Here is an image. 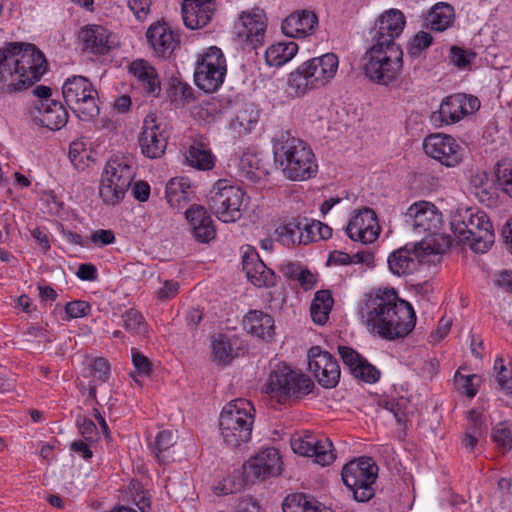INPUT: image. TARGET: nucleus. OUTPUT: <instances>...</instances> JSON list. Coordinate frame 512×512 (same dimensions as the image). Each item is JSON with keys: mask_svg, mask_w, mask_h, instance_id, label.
I'll return each instance as SVG.
<instances>
[{"mask_svg": "<svg viewBox=\"0 0 512 512\" xmlns=\"http://www.w3.org/2000/svg\"><path fill=\"white\" fill-rule=\"evenodd\" d=\"M131 360L132 364L137 371L138 374L149 376L153 371V364L149 360L148 357H146L144 354H142L138 349L132 348L131 349Z\"/></svg>", "mask_w": 512, "mask_h": 512, "instance_id": "nucleus-54", "label": "nucleus"}, {"mask_svg": "<svg viewBox=\"0 0 512 512\" xmlns=\"http://www.w3.org/2000/svg\"><path fill=\"white\" fill-rule=\"evenodd\" d=\"M135 177V168L129 158L116 156L105 165L99 185V195L107 205L120 203Z\"/></svg>", "mask_w": 512, "mask_h": 512, "instance_id": "nucleus-7", "label": "nucleus"}, {"mask_svg": "<svg viewBox=\"0 0 512 512\" xmlns=\"http://www.w3.org/2000/svg\"><path fill=\"white\" fill-rule=\"evenodd\" d=\"M438 254L430 242L421 240L411 247L406 244L388 256L389 270L396 276H407L417 270L418 264L431 262L430 257Z\"/></svg>", "mask_w": 512, "mask_h": 512, "instance_id": "nucleus-13", "label": "nucleus"}, {"mask_svg": "<svg viewBox=\"0 0 512 512\" xmlns=\"http://www.w3.org/2000/svg\"><path fill=\"white\" fill-rule=\"evenodd\" d=\"M197 66L208 69L227 68L222 50L216 46H211L207 49Z\"/></svg>", "mask_w": 512, "mask_h": 512, "instance_id": "nucleus-49", "label": "nucleus"}, {"mask_svg": "<svg viewBox=\"0 0 512 512\" xmlns=\"http://www.w3.org/2000/svg\"><path fill=\"white\" fill-rule=\"evenodd\" d=\"M406 24L404 14L398 9L382 13L370 29L372 45L376 47L399 46L395 40L402 34Z\"/></svg>", "mask_w": 512, "mask_h": 512, "instance_id": "nucleus-16", "label": "nucleus"}, {"mask_svg": "<svg viewBox=\"0 0 512 512\" xmlns=\"http://www.w3.org/2000/svg\"><path fill=\"white\" fill-rule=\"evenodd\" d=\"M91 309L88 302L82 300H76L69 302L65 305V312L67 314V320L72 318H80L86 316Z\"/></svg>", "mask_w": 512, "mask_h": 512, "instance_id": "nucleus-58", "label": "nucleus"}, {"mask_svg": "<svg viewBox=\"0 0 512 512\" xmlns=\"http://www.w3.org/2000/svg\"><path fill=\"white\" fill-rule=\"evenodd\" d=\"M168 93L173 100H184L186 102H191L194 100L193 89L190 85L185 82H182L178 78H171L169 82Z\"/></svg>", "mask_w": 512, "mask_h": 512, "instance_id": "nucleus-50", "label": "nucleus"}, {"mask_svg": "<svg viewBox=\"0 0 512 512\" xmlns=\"http://www.w3.org/2000/svg\"><path fill=\"white\" fill-rule=\"evenodd\" d=\"M317 26L316 13L310 10H301L286 17L282 22L281 29L286 36L299 38L314 32Z\"/></svg>", "mask_w": 512, "mask_h": 512, "instance_id": "nucleus-29", "label": "nucleus"}, {"mask_svg": "<svg viewBox=\"0 0 512 512\" xmlns=\"http://www.w3.org/2000/svg\"><path fill=\"white\" fill-rule=\"evenodd\" d=\"M281 463L279 451L273 447L266 448L245 462L242 469L235 470V474L242 477L246 485L253 484L256 480L277 476Z\"/></svg>", "mask_w": 512, "mask_h": 512, "instance_id": "nucleus-15", "label": "nucleus"}, {"mask_svg": "<svg viewBox=\"0 0 512 512\" xmlns=\"http://www.w3.org/2000/svg\"><path fill=\"white\" fill-rule=\"evenodd\" d=\"M146 37L154 51L160 56L170 54L178 42V35L170 29L166 22L152 24L147 30Z\"/></svg>", "mask_w": 512, "mask_h": 512, "instance_id": "nucleus-30", "label": "nucleus"}, {"mask_svg": "<svg viewBox=\"0 0 512 512\" xmlns=\"http://www.w3.org/2000/svg\"><path fill=\"white\" fill-rule=\"evenodd\" d=\"M18 70L16 81L8 85V93L27 89L39 81L48 70V62L34 44L22 42Z\"/></svg>", "mask_w": 512, "mask_h": 512, "instance_id": "nucleus-12", "label": "nucleus"}, {"mask_svg": "<svg viewBox=\"0 0 512 512\" xmlns=\"http://www.w3.org/2000/svg\"><path fill=\"white\" fill-rule=\"evenodd\" d=\"M476 57V53L471 50H465L459 46H451L449 53V62L459 69H465Z\"/></svg>", "mask_w": 512, "mask_h": 512, "instance_id": "nucleus-53", "label": "nucleus"}, {"mask_svg": "<svg viewBox=\"0 0 512 512\" xmlns=\"http://www.w3.org/2000/svg\"><path fill=\"white\" fill-rule=\"evenodd\" d=\"M405 223L417 235L423 236L424 241L430 236H436L441 230L442 214L434 204L419 201L412 204L406 214Z\"/></svg>", "mask_w": 512, "mask_h": 512, "instance_id": "nucleus-14", "label": "nucleus"}, {"mask_svg": "<svg viewBox=\"0 0 512 512\" xmlns=\"http://www.w3.org/2000/svg\"><path fill=\"white\" fill-rule=\"evenodd\" d=\"M275 164L292 181H305L316 176L318 165L312 149L299 138L282 134L273 145Z\"/></svg>", "mask_w": 512, "mask_h": 512, "instance_id": "nucleus-2", "label": "nucleus"}, {"mask_svg": "<svg viewBox=\"0 0 512 512\" xmlns=\"http://www.w3.org/2000/svg\"><path fill=\"white\" fill-rule=\"evenodd\" d=\"M495 176L502 191L512 198V160L502 159L498 161L495 168Z\"/></svg>", "mask_w": 512, "mask_h": 512, "instance_id": "nucleus-45", "label": "nucleus"}, {"mask_svg": "<svg viewBox=\"0 0 512 512\" xmlns=\"http://www.w3.org/2000/svg\"><path fill=\"white\" fill-rule=\"evenodd\" d=\"M90 375L97 381L106 382L110 376V364L107 359L98 357L91 365Z\"/></svg>", "mask_w": 512, "mask_h": 512, "instance_id": "nucleus-56", "label": "nucleus"}, {"mask_svg": "<svg viewBox=\"0 0 512 512\" xmlns=\"http://www.w3.org/2000/svg\"><path fill=\"white\" fill-rule=\"evenodd\" d=\"M216 10L215 0H199L192 2L183 0L181 6L184 24L189 29H199L206 26Z\"/></svg>", "mask_w": 512, "mask_h": 512, "instance_id": "nucleus-27", "label": "nucleus"}, {"mask_svg": "<svg viewBox=\"0 0 512 512\" xmlns=\"http://www.w3.org/2000/svg\"><path fill=\"white\" fill-rule=\"evenodd\" d=\"M62 95L79 120L88 122L99 115L98 92L88 78L80 75L68 78L62 86Z\"/></svg>", "mask_w": 512, "mask_h": 512, "instance_id": "nucleus-8", "label": "nucleus"}, {"mask_svg": "<svg viewBox=\"0 0 512 512\" xmlns=\"http://www.w3.org/2000/svg\"><path fill=\"white\" fill-rule=\"evenodd\" d=\"M255 411L251 402L236 399L226 404L219 418L223 441L232 448H239L251 439Z\"/></svg>", "mask_w": 512, "mask_h": 512, "instance_id": "nucleus-3", "label": "nucleus"}, {"mask_svg": "<svg viewBox=\"0 0 512 512\" xmlns=\"http://www.w3.org/2000/svg\"><path fill=\"white\" fill-rule=\"evenodd\" d=\"M189 164L199 170H210L214 166L213 156L210 151L199 146H191L188 151Z\"/></svg>", "mask_w": 512, "mask_h": 512, "instance_id": "nucleus-46", "label": "nucleus"}, {"mask_svg": "<svg viewBox=\"0 0 512 512\" xmlns=\"http://www.w3.org/2000/svg\"><path fill=\"white\" fill-rule=\"evenodd\" d=\"M465 102L466 94L458 93L446 97L441 103L438 117L446 124L458 122L468 114V108L464 107Z\"/></svg>", "mask_w": 512, "mask_h": 512, "instance_id": "nucleus-35", "label": "nucleus"}, {"mask_svg": "<svg viewBox=\"0 0 512 512\" xmlns=\"http://www.w3.org/2000/svg\"><path fill=\"white\" fill-rule=\"evenodd\" d=\"M245 485L246 484L243 481L242 477H239L237 474H235L234 471L232 476L224 480L222 486L215 487V493L217 495L233 494L235 492L240 491Z\"/></svg>", "mask_w": 512, "mask_h": 512, "instance_id": "nucleus-55", "label": "nucleus"}, {"mask_svg": "<svg viewBox=\"0 0 512 512\" xmlns=\"http://www.w3.org/2000/svg\"><path fill=\"white\" fill-rule=\"evenodd\" d=\"M151 0H128V7L138 20H144L149 11Z\"/></svg>", "mask_w": 512, "mask_h": 512, "instance_id": "nucleus-61", "label": "nucleus"}, {"mask_svg": "<svg viewBox=\"0 0 512 512\" xmlns=\"http://www.w3.org/2000/svg\"><path fill=\"white\" fill-rule=\"evenodd\" d=\"M176 443L177 437L170 430H162L157 434L152 444V451L158 462L166 464L174 460L173 447Z\"/></svg>", "mask_w": 512, "mask_h": 512, "instance_id": "nucleus-39", "label": "nucleus"}, {"mask_svg": "<svg viewBox=\"0 0 512 512\" xmlns=\"http://www.w3.org/2000/svg\"><path fill=\"white\" fill-rule=\"evenodd\" d=\"M377 220L373 209L365 207L360 209L348 222L346 234L353 241H360L363 244L374 242L378 233L373 230L372 223Z\"/></svg>", "mask_w": 512, "mask_h": 512, "instance_id": "nucleus-24", "label": "nucleus"}, {"mask_svg": "<svg viewBox=\"0 0 512 512\" xmlns=\"http://www.w3.org/2000/svg\"><path fill=\"white\" fill-rule=\"evenodd\" d=\"M341 476L357 502H367L374 497L378 466L371 457H361L348 462L342 468Z\"/></svg>", "mask_w": 512, "mask_h": 512, "instance_id": "nucleus-10", "label": "nucleus"}, {"mask_svg": "<svg viewBox=\"0 0 512 512\" xmlns=\"http://www.w3.org/2000/svg\"><path fill=\"white\" fill-rule=\"evenodd\" d=\"M266 392L284 402L291 397L300 398L312 392L314 383L303 373L297 372L285 363H278L272 369Z\"/></svg>", "mask_w": 512, "mask_h": 512, "instance_id": "nucleus-9", "label": "nucleus"}, {"mask_svg": "<svg viewBox=\"0 0 512 512\" xmlns=\"http://www.w3.org/2000/svg\"><path fill=\"white\" fill-rule=\"evenodd\" d=\"M298 52V45L293 42L272 44L265 52V60L269 66L280 67L290 61Z\"/></svg>", "mask_w": 512, "mask_h": 512, "instance_id": "nucleus-38", "label": "nucleus"}, {"mask_svg": "<svg viewBox=\"0 0 512 512\" xmlns=\"http://www.w3.org/2000/svg\"><path fill=\"white\" fill-rule=\"evenodd\" d=\"M237 120L240 126L244 127V129H251L253 124H256L258 121V111L254 110L250 106H246L242 110H240L237 114Z\"/></svg>", "mask_w": 512, "mask_h": 512, "instance_id": "nucleus-60", "label": "nucleus"}, {"mask_svg": "<svg viewBox=\"0 0 512 512\" xmlns=\"http://www.w3.org/2000/svg\"><path fill=\"white\" fill-rule=\"evenodd\" d=\"M31 115L36 124L50 130H60L67 124L69 118L66 108L57 100H51L45 106H33Z\"/></svg>", "mask_w": 512, "mask_h": 512, "instance_id": "nucleus-26", "label": "nucleus"}, {"mask_svg": "<svg viewBox=\"0 0 512 512\" xmlns=\"http://www.w3.org/2000/svg\"><path fill=\"white\" fill-rule=\"evenodd\" d=\"M363 71L367 78L379 85H389L403 68V50L400 46L371 45L363 56Z\"/></svg>", "mask_w": 512, "mask_h": 512, "instance_id": "nucleus-6", "label": "nucleus"}, {"mask_svg": "<svg viewBox=\"0 0 512 512\" xmlns=\"http://www.w3.org/2000/svg\"><path fill=\"white\" fill-rule=\"evenodd\" d=\"M227 68L198 67L194 73L195 83L206 93H213L223 84Z\"/></svg>", "mask_w": 512, "mask_h": 512, "instance_id": "nucleus-36", "label": "nucleus"}, {"mask_svg": "<svg viewBox=\"0 0 512 512\" xmlns=\"http://www.w3.org/2000/svg\"><path fill=\"white\" fill-rule=\"evenodd\" d=\"M454 17V8L448 3L440 2L430 9L426 20L431 30L441 32L452 25Z\"/></svg>", "mask_w": 512, "mask_h": 512, "instance_id": "nucleus-37", "label": "nucleus"}, {"mask_svg": "<svg viewBox=\"0 0 512 512\" xmlns=\"http://www.w3.org/2000/svg\"><path fill=\"white\" fill-rule=\"evenodd\" d=\"M212 350L214 355V361L218 364H229L234 355L233 348L229 337L225 334H217L212 341Z\"/></svg>", "mask_w": 512, "mask_h": 512, "instance_id": "nucleus-41", "label": "nucleus"}, {"mask_svg": "<svg viewBox=\"0 0 512 512\" xmlns=\"http://www.w3.org/2000/svg\"><path fill=\"white\" fill-rule=\"evenodd\" d=\"M338 69V57L326 53L301 64L288 77V86L295 95L302 96L310 90L325 86L334 78Z\"/></svg>", "mask_w": 512, "mask_h": 512, "instance_id": "nucleus-4", "label": "nucleus"}, {"mask_svg": "<svg viewBox=\"0 0 512 512\" xmlns=\"http://www.w3.org/2000/svg\"><path fill=\"white\" fill-rule=\"evenodd\" d=\"M124 327L126 330H129L136 334H144L146 333V324L144 321V317L142 314L135 310L129 309L123 314Z\"/></svg>", "mask_w": 512, "mask_h": 512, "instance_id": "nucleus-52", "label": "nucleus"}, {"mask_svg": "<svg viewBox=\"0 0 512 512\" xmlns=\"http://www.w3.org/2000/svg\"><path fill=\"white\" fill-rule=\"evenodd\" d=\"M303 224V229L306 232L304 244L318 240H327L332 236V228L320 221L313 220L311 223H308L304 219Z\"/></svg>", "mask_w": 512, "mask_h": 512, "instance_id": "nucleus-44", "label": "nucleus"}, {"mask_svg": "<svg viewBox=\"0 0 512 512\" xmlns=\"http://www.w3.org/2000/svg\"><path fill=\"white\" fill-rule=\"evenodd\" d=\"M77 424L79 427V433L86 441H95V438L98 434V429L91 419L86 417L79 418L77 420Z\"/></svg>", "mask_w": 512, "mask_h": 512, "instance_id": "nucleus-59", "label": "nucleus"}, {"mask_svg": "<svg viewBox=\"0 0 512 512\" xmlns=\"http://www.w3.org/2000/svg\"><path fill=\"white\" fill-rule=\"evenodd\" d=\"M266 27L264 10L259 8L243 12L236 24L238 37L248 42L253 49L263 44Z\"/></svg>", "mask_w": 512, "mask_h": 512, "instance_id": "nucleus-22", "label": "nucleus"}, {"mask_svg": "<svg viewBox=\"0 0 512 512\" xmlns=\"http://www.w3.org/2000/svg\"><path fill=\"white\" fill-rule=\"evenodd\" d=\"M283 512H315V502L303 493L288 495L282 504Z\"/></svg>", "mask_w": 512, "mask_h": 512, "instance_id": "nucleus-43", "label": "nucleus"}, {"mask_svg": "<svg viewBox=\"0 0 512 512\" xmlns=\"http://www.w3.org/2000/svg\"><path fill=\"white\" fill-rule=\"evenodd\" d=\"M22 42H9L0 47V89L8 93L10 82L16 81L19 73V55Z\"/></svg>", "mask_w": 512, "mask_h": 512, "instance_id": "nucleus-28", "label": "nucleus"}, {"mask_svg": "<svg viewBox=\"0 0 512 512\" xmlns=\"http://www.w3.org/2000/svg\"><path fill=\"white\" fill-rule=\"evenodd\" d=\"M408 404V399L404 397L397 399H383L379 401V406L391 412L398 424L405 423Z\"/></svg>", "mask_w": 512, "mask_h": 512, "instance_id": "nucleus-47", "label": "nucleus"}, {"mask_svg": "<svg viewBox=\"0 0 512 512\" xmlns=\"http://www.w3.org/2000/svg\"><path fill=\"white\" fill-rule=\"evenodd\" d=\"M242 266L247 279L256 287H273L276 284V274L261 260L253 246L246 245L242 255Z\"/></svg>", "mask_w": 512, "mask_h": 512, "instance_id": "nucleus-21", "label": "nucleus"}, {"mask_svg": "<svg viewBox=\"0 0 512 512\" xmlns=\"http://www.w3.org/2000/svg\"><path fill=\"white\" fill-rule=\"evenodd\" d=\"M244 329L263 340H270L274 335V319L269 314L252 310L243 319Z\"/></svg>", "mask_w": 512, "mask_h": 512, "instance_id": "nucleus-34", "label": "nucleus"}, {"mask_svg": "<svg viewBox=\"0 0 512 512\" xmlns=\"http://www.w3.org/2000/svg\"><path fill=\"white\" fill-rule=\"evenodd\" d=\"M109 37L108 30L100 25L87 26L79 34L85 50L101 55L107 54L112 47Z\"/></svg>", "mask_w": 512, "mask_h": 512, "instance_id": "nucleus-33", "label": "nucleus"}, {"mask_svg": "<svg viewBox=\"0 0 512 512\" xmlns=\"http://www.w3.org/2000/svg\"><path fill=\"white\" fill-rule=\"evenodd\" d=\"M32 94L38 98L33 106H45L51 102L52 89L45 85H38L32 90Z\"/></svg>", "mask_w": 512, "mask_h": 512, "instance_id": "nucleus-64", "label": "nucleus"}, {"mask_svg": "<svg viewBox=\"0 0 512 512\" xmlns=\"http://www.w3.org/2000/svg\"><path fill=\"white\" fill-rule=\"evenodd\" d=\"M244 195L242 188L231 185L228 180L220 179L209 193L208 204L219 220L231 223L242 216L241 206Z\"/></svg>", "mask_w": 512, "mask_h": 512, "instance_id": "nucleus-11", "label": "nucleus"}, {"mask_svg": "<svg viewBox=\"0 0 512 512\" xmlns=\"http://www.w3.org/2000/svg\"><path fill=\"white\" fill-rule=\"evenodd\" d=\"M478 375H463L459 370L454 375V383L457 389L468 398L472 399L478 393V387L474 384V379H477Z\"/></svg>", "mask_w": 512, "mask_h": 512, "instance_id": "nucleus-51", "label": "nucleus"}, {"mask_svg": "<svg viewBox=\"0 0 512 512\" xmlns=\"http://www.w3.org/2000/svg\"><path fill=\"white\" fill-rule=\"evenodd\" d=\"M138 142L141 152L145 157L158 159L164 155L168 144V136L157 122V117L154 113H150L145 117Z\"/></svg>", "mask_w": 512, "mask_h": 512, "instance_id": "nucleus-19", "label": "nucleus"}, {"mask_svg": "<svg viewBox=\"0 0 512 512\" xmlns=\"http://www.w3.org/2000/svg\"><path fill=\"white\" fill-rule=\"evenodd\" d=\"M359 314L367 328L385 340L406 337L416 324L412 305L399 298L394 288L366 294L360 302Z\"/></svg>", "mask_w": 512, "mask_h": 512, "instance_id": "nucleus-1", "label": "nucleus"}, {"mask_svg": "<svg viewBox=\"0 0 512 512\" xmlns=\"http://www.w3.org/2000/svg\"><path fill=\"white\" fill-rule=\"evenodd\" d=\"M451 230L460 243L469 242L470 248L477 253H485L494 243L492 224L485 212L473 213L467 209L464 214L452 217Z\"/></svg>", "mask_w": 512, "mask_h": 512, "instance_id": "nucleus-5", "label": "nucleus"}, {"mask_svg": "<svg viewBox=\"0 0 512 512\" xmlns=\"http://www.w3.org/2000/svg\"><path fill=\"white\" fill-rule=\"evenodd\" d=\"M432 43L433 37L430 33L419 31L407 44V53L410 57L417 58Z\"/></svg>", "mask_w": 512, "mask_h": 512, "instance_id": "nucleus-48", "label": "nucleus"}, {"mask_svg": "<svg viewBox=\"0 0 512 512\" xmlns=\"http://www.w3.org/2000/svg\"><path fill=\"white\" fill-rule=\"evenodd\" d=\"M291 448L298 455L315 457V462L321 466L330 465L336 458L330 439L317 438L310 432H306L302 437L293 438Z\"/></svg>", "mask_w": 512, "mask_h": 512, "instance_id": "nucleus-20", "label": "nucleus"}, {"mask_svg": "<svg viewBox=\"0 0 512 512\" xmlns=\"http://www.w3.org/2000/svg\"><path fill=\"white\" fill-rule=\"evenodd\" d=\"M166 200L172 208H182L195 196L194 188L187 177H175L166 184Z\"/></svg>", "mask_w": 512, "mask_h": 512, "instance_id": "nucleus-32", "label": "nucleus"}, {"mask_svg": "<svg viewBox=\"0 0 512 512\" xmlns=\"http://www.w3.org/2000/svg\"><path fill=\"white\" fill-rule=\"evenodd\" d=\"M303 226V220L301 219H296L285 225L279 226L275 230L277 240L281 242L284 246H290L295 244L296 239H298L299 243H304L305 239H303Z\"/></svg>", "mask_w": 512, "mask_h": 512, "instance_id": "nucleus-40", "label": "nucleus"}, {"mask_svg": "<svg viewBox=\"0 0 512 512\" xmlns=\"http://www.w3.org/2000/svg\"><path fill=\"white\" fill-rule=\"evenodd\" d=\"M308 367L318 384L325 389L335 388L340 380L341 370L337 359L319 346L308 351Z\"/></svg>", "mask_w": 512, "mask_h": 512, "instance_id": "nucleus-17", "label": "nucleus"}, {"mask_svg": "<svg viewBox=\"0 0 512 512\" xmlns=\"http://www.w3.org/2000/svg\"><path fill=\"white\" fill-rule=\"evenodd\" d=\"M185 218L188 221L194 238L201 243H209L216 236L211 216L206 208L199 204H192L185 211Z\"/></svg>", "mask_w": 512, "mask_h": 512, "instance_id": "nucleus-25", "label": "nucleus"}, {"mask_svg": "<svg viewBox=\"0 0 512 512\" xmlns=\"http://www.w3.org/2000/svg\"><path fill=\"white\" fill-rule=\"evenodd\" d=\"M493 370L496 374V382L500 390L512 399V363L507 366L504 364L502 357H497Z\"/></svg>", "mask_w": 512, "mask_h": 512, "instance_id": "nucleus-42", "label": "nucleus"}, {"mask_svg": "<svg viewBox=\"0 0 512 512\" xmlns=\"http://www.w3.org/2000/svg\"><path fill=\"white\" fill-rule=\"evenodd\" d=\"M338 354L356 379L366 383H375L379 380L380 371L352 347L339 345Z\"/></svg>", "mask_w": 512, "mask_h": 512, "instance_id": "nucleus-23", "label": "nucleus"}, {"mask_svg": "<svg viewBox=\"0 0 512 512\" xmlns=\"http://www.w3.org/2000/svg\"><path fill=\"white\" fill-rule=\"evenodd\" d=\"M493 440L504 450L512 449V435L509 429H497L493 433Z\"/></svg>", "mask_w": 512, "mask_h": 512, "instance_id": "nucleus-63", "label": "nucleus"}, {"mask_svg": "<svg viewBox=\"0 0 512 512\" xmlns=\"http://www.w3.org/2000/svg\"><path fill=\"white\" fill-rule=\"evenodd\" d=\"M90 239L96 246H105L115 241V235L112 230L100 229L94 231Z\"/></svg>", "mask_w": 512, "mask_h": 512, "instance_id": "nucleus-62", "label": "nucleus"}, {"mask_svg": "<svg viewBox=\"0 0 512 512\" xmlns=\"http://www.w3.org/2000/svg\"><path fill=\"white\" fill-rule=\"evenodd\" d=\"M425 153L447 167L459 165L464 157L465 148L447 134H430L423 141Z\"/></svg>", "mask_w": 512, "mask_h": 512, "instance_id": "nucleus-18", "label": "nucleus"}, {"mask_svg": "<svg viewBox=\"0 0 512 512\" xmlns=\"http://www.w3.org/2000/svg\"><path fill=\"white\" fill-rule=\"evenodd\" d=\"M129 72L135 76L146 93L158 96L161 91V83L156 69L147 61L138 59L129 66Z\"/></svg>", "mask_w": 512, "mask_h": 512, "instance_id": "nucleus-31", "label": "nucleus"}, {"mask_svg": "<svg viewBox=\"0 0 512 512\" xmlns=\"http://www.w3.org/2000/svg\"><path fill=\"white\" fill-rule=\"evenodd\" d=\"M468 425L465 433L475 435L477 437H481L486 427L484 426V422L482 420V414L475 409H472L468 412Z\"/></svg>", "mask_w": 512, "mask_h": 512, "instance_id": "nucleus-57", "label": "nucleus"}]
</instances>
